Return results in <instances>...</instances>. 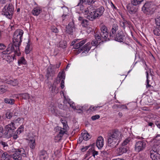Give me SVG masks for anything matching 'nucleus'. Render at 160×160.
I'll list each match as a JSON object with an SVG mask.
<instances>
[{
	"label": "nucleus",
	"instance_id": "obj_18",
	"mask_svg": "<svg viewBox=\"0 0 160 160\" xmlns=\"http://www.w3.org/2000/svg\"><path fill=\"white\" fill-rule=\"evenodd\" d=\"M150 155L152 160H160V154L158 152H156L150 150Z\"/></svg>",
	"mask_w": 160,
	"mask_h": 160
},
{
	"label": "nucleus",
	"instance_id": "obj_22",
	"mask_svg": "<svg viewBox=\"0 0 160 160\" xmlns=\"http://www.w3.org/2000/svg\"><path fill=\"white\" fill-rule=\"evenodd\" d=\"M41 12V9L39 7H37L34 8L33 10L32 11V13L33 15L37 16Z\"/></svg>",
	"mask_w": 160,
	"mask_h": 160
},
{
	"label": "nucleus",
	"instance_id": "obj_12",
	"mask_svg": "<svg viewBox=\"0 0 160 160\" xmlns=\"http://www.w3.org/2000/svg\"><path fill=\"white\" fill-rule=\"evenodd\" d=\"M156 140H158V142H156L152 147V149L151 150L153 151L156 152H158L160 151V135H157L155 137Z\"/></svg>",
	"mask_w": 160,
	"mask_h": 160
},
{
	"label": "nucleus",
	"instance_id": "obj_56",
	"mask_svg": "<svg viewBox=\"0 0 160 160\" xmlns=\"http://www.w3.org/2000/svg\"><path fill=\"white\" fill-rule=\"evenodd\" d=\"M100 116L99 115H96L92 117L91 119L92 120H95L100 118Z\"/></svg>",
	"mask_w": 160,
	"mask_h": 160
},
{
	"label": "nucleus",
	"instance_id": "obj_4",
	"mask_svg": "<svg viewBox=\"0 0 160 160\" xmlns=\"http://www.w3.org/2000/svg\"><path fill=\"white\" fill-rule=\"evenodd\" d=\"M14 8L10 4L6 5L2 9V14L8 18L11 19L13 13Z\"/></svg>",
	"mask_w": 160,
	"mask_h": 160
},
{
	"label": "nucleus",
	"instance_id": "obj_43",
	"mask_svg": "<svg viewBox=\"0 0 160 160\" xmlns=\"http://www.w3.org/2000/svg\"><path fill=\"white\" fill-rule=\"evenodd\" d=\"M86 4L88 5H91L93 4L96 1L95 0H83Z\"/></svg>",
	"mask_w": 160,
	"mask_h": 160
},
{
	"label": "nucleus",
	"instance_id": "obj_8",
	"mask_svg": "<svg viewBox=\"0 0 160 160\" xmlns=\"http://www.w3.org/2000/svg\"><path fill=\"white\" fill-rule=\"evenodd\" d=\"M121 135V132L118 130L115 129L110 132L108 134V137L109 138L120 141Z\"/></svg>",
	"mask_w": 160,
	"mask_h": 160
},
{
	"label": "nucleus",
	"instance_id": "obj_57",
	"mask_svg": "<svg viewBox=\"0 0 160 160\" xmlns=\"http://www.w3.org/2000/svg\"><path fill=\"white\" fill-rule=\"evenodd\" d=\"M58 107L61 109L64 110L65 105L61 103H59L58 104Z\"/></svg>",
	"mask_w": 160,
	"mask_h": 160
},
{
	"label": "nucleus",
	"instance_id": "obj_21",
	"mask_svg": "<svg viewBox=\"0 0 160 160\" xmlns=\"http://www.w3.org/2000/svg\"><path fill=\"white\" fill-rule=\"evenodd\" d=\"M103 145V138L101 136L98 137L96 142V146L98 149H101Z\"/></svg>",
	"mask_w": 160,
	"mask_h": 160
},
{
	"label": "nucleus",
	"instance_id": "obj_49",
	"mask_svg": "<svg viewBox=\"0 0 160 160\" xmlns=\"http://www.w3.org/2000/svg\"><path fill=\"white\" fill-rule=\"evenodd\" d=\"M98 41H99L100 40H98L96 38L95 39L93 40L91 42V44L92 46L97 47L98 44Z\"/></svg>",
	"mask_w": 160,
	"mask_h": 160
},
{
	"label": "nucleus",
	"instance_id": "obj_26",
	"mask_svg": "<svg viewBox=\"0 0 160 160\" xmlns=\"http://www.w3.org/2000/svg\"><path fill=\"white\" fill-rule=\"evenodd\" d=\"M104 9L102 6H101L99 8L96 9L97 14L98 17H100L103 13Z\"/></svg>",
	"mask_w": 160,
	"mask_h": 160
},
{
	"label": "nucleus",
	"instance_id": "obj_62",
	"mask_svg": "<svg viewBox=\"0 0 160 160\" xmlns=\"http://www.w3.org/2000/svg\"><path fill=\"white\" fill-rule=\"evenodd\" d=\"M6 47L3 44L0 43V50L4 49Z\"/></svg>",
	"mask_w": 160,
	"mask_h": 160
},
{
	"label": "nucleus",
	"instance_id": "obj_47",
	"mask_svg": "<svg viewBox=\"0 0 160 160\" xmlns=\"http://www.w3.org/2000/svg\"><path fill=\"white\" fill-rule=\"evenodd\" d=\"M63 128H62V129H61L60 130V132L59 133V134H59V135H60L62 137L65 132V129H64V127H65L64 126H65H65L66 125L65 123H63Z\"/></svg>",
	"mask_w": 160,
	"mask_h": 160
},
{
	"label": "nucleus",
	"instance_id": "obj_30",
	"mask_svg": "<svg viewBox=\"0 0 160 160\" xmlns=\"http://www.w3.org/2000/svg\"><path fill=\"white\" fill-rule=\"evenodd\" d=\"M31 44L30 40L28 39V42L27 43V45L25 49V52L26 54H28L29 53L31 50V48L30 47Z\"/></svg>",
	"mask_w": 160,
	"mask_h": 160
},
{
	"label": "nucleus",
	"instance_id": "obj_64",
	"mask_svg": "<svg viewBox=\"0 0 160 160\" xmlns=\"http://www.w3.org/2000/svg\"><path fill=\"white\" fill-rule=\"evenodd\" d=\"M155 124L157 127L160 129V121H156L155 122Z\"/></svg>",
	"mask_w": 160,
	"mask_h": 160
},
{
	"label": "nucleus",
	"instance_id": "obj_16",
	"mask_svg": "<svg viewBox=\"0 0 160 160\" xmlns=\"http://www.w3.org/2000/svg\"><path fill=\"white\" fill-rule=\"evenodd\" d=\"M38 156L40 160H46L48 157L47 152L43 150L40 151L38 153Z\"/></svg>",
	"mask_w": 160,
	"mask_h": 160
},
{
	"label": "nucleus",
	"instance_id": "obj_5",
	"mask_svg": "<svg viewBox=\"0 0 160 160\" xmlns=\"http://www.w3.org/2000/svg\"><path fill=\"white\" fill-rule=\"evenodd\" d=\"M19 48V47L18 46V49L17 48L16 49V47L14 45L13 43H11L8 45L6 50L3 51L2 52L3 54H9L13 52V54L19 56L20 54Z\"/></svg>",
	"mask_w": 160,
	"mask_h": 160
},
{
	"label": "nucleus",
	"instance_id": "obj_15",
	"mask_svg": "<svg viewBox=\"0 0 160 160\" xmlns=\"http://www.w3.org/2000/svg\"><path fill=\"white\" fill-rule=\"evenodd\" d=\"M129 147H124L121 145L117 150V153L118 155L122 154L127 152L129 150Z\"/></svg>",
	"mask_w": 160,
	"mask_h": 160
},
{
	"label": "nucleus",
	"instance_id": "obj_20",
	"mask_svg": "<svg viewBox=\"0 0 160 160\" xmlns=\"http://www.w3.org/2000/svg\"><path fill=\"white\" fill-rule=\"evenodd\" d=\"M130 25V22H128L124 19L122 21L120 22V26L122 27L124 30L126 28H129Z\"/></svg>",
	"mask_w": 160,
	"mask_h": 160
},
{
	"label": "nucleus",
	"instance_id": "obj_1",
	"mask_svg": "<svg viewBox=\"0 0 160 160\" xmlns=\"http://www.w3.org/2000/svg\"><path fill=\"white\" fill-rule=\"evenodd\" d=\"M100 33L96 34L95 35L96 39L102 41L109 40L110 38L108 36V31L107 27L103 24L100 25Z\"/></svg>",
	"mask_w": 160,
	"mask_h": 160
},
{
	"label": "nucleus",
	"instance_id": "obj_23",
	"mask_svg": "<svg viewBox=\"0 0 160 160\" xmlns=\"http://www.w3.org/2000/svg\"><path fill=\"white\" fill-rule=\"evenodd\" d=\"M11 158H12L14 160H21L22 158L19 153H18L16 150L14 153L12 155H11Z\"/></svg>",
	"mask_w": 160,
	"mask_h": 160
},
{
	"label": "nucleus",
	"instance_id": "obj_60",
	"mask_svg": "<svg viewBox=\"0 0 160 160\" xmlns=\"http://www.w3.org/2000/svg\"><path fill=\"white\" fill-rule=\"evenodd\" d=\"M89 147V146H85V147L82 148L81 150L82 152H84L87 150Z\"/></svg>",
	"mask_w": 160,
	"mask_h": 160
},
{
	"label": "nucleus",
	"instance_id": "obj_2",
	"mask_svg": "<svg viewBox=\"0 0 160 160\" xmlns=\"http://www.w3.org/2000/svg\"><path fill=\"white\" fill-rule=\"evenodd\" d=\"M82 12L86 14L85 17L91 21H93L98 17L96 12V9L92 6H90L88 8L82 9Z\"/></svg>",
	"mask_w": 160,
	"mask_h": 160
},
{
	"label": "nucleus",
	"instance_id": "obj_36",
	"mask_svg": "<svg viewBox=\"0 0 160 160\" xmlns=\"http://www.w3.org/2000/svg\"><path fill=\"white\" fill-rule=\"evenodd\" d=\"M131 139L130 138L126 139L122 143V145L124 147H127L126 146L129 143Z\"/></svg>",
	"mask_w": 160,
	"mask_h": 160
},
{
	"label": "nucleus",
	"instance_id": "obj_55",
	"mask_svg": "<svg viewBox=\"0 0 160 160\" xmlns=\"http://www.w3.org/2000/svg\"><path fill=\"white\" fill-rule=\"evenodd\" d=\"M51 30L52 32L55 33H58L59 32V30L58 28L55 27H52Z\"/></svg>",
	"mask_w": 160,
	"mask_h": 160
},
{
	"label": "nucleus",
	"instance_id": "obj_59",
	"mask_svg": "<svg viewBox=\"0 0 160 160\" xmlns=\"http://www.w3.org/2000/svg\"><path fill=\"white\" fill-rule=\"evenodd\" d=\"M66 43H64V42H60V46L62 48H65L66 46Z\"/></svg>",
	"mask_w": 160,
	"mask_h": 160
},
{
	"label": "nucleus",
	"instance_id": "obj_13",
	"mask_svg": "<svg viewBox=\"0 0 160 160\" xmlns=\"http://www.w3.org/2000/svg\"><path fill=\"white\" fill-rule=\"evenodd\" d=\"M120 141L108 138V146L113 148L118 146Z\"/></svg>",
	"mask_w": 160,
	"mask_h": 160
},
{
	"label": "nucleus",
	"instance_id": "obj_14",
	"mask_svg": "<svg viewBox=\"0 0 160 160\" xmlns=\"http://www.w3.org/2000/svg\"><path fill=\"white\" fill-rule=\"evenodd\" d=\"M138 6L132 4L131 2L130 4L128 5L127 9L129 12L131 14H135L137 11Z\"/></svg>",
	"mask_w": 160,
	"mask_h": 160
},
{
	"label": "nucleus",
	"instance_id": "obj_29",
	"mask_svg": "<svg viewBox=\"0 0 160 160\" xmlns=\"http://www.w3.org/2000/svg\"><path fill=\"white\" fill-rule=\"evenodd\" d=\"M50 91L53 93V95L56 94L58 92V88H56L54 85H52L50 88Z\"/></svg>",
	"mask_w": 160,
	"mask_h": 160
},
{
	"label": "nucleus",
	"instance_id": "obj_19",
	"mask_svg": "<svg viewBox=\"0 0 160 160\" xmlns=\"http://www.w3.org/2000/svg\"><path fill=\"white\" fill-rule=\"evenodd\" d=\"M91 48V46L90 42L87 43L81 48L79 49L80 51H83L82 53H87Z\"/></svg>",
	"mask_w": 160,
	"mask_h": 160
},
{
	"label": "nucleus",
	"instance_id": "obj_27",
	"mask_svg": "<svg viewBox=\"0 0 160 160\" xmlns=\"http://www.w3.org/2000/svg\"><path fill=\"white\" fill-rule=\"evenodd\" d=\"M11 158V155L5 152L2 154L1 157V160H9Z\"/></svg>",
	"mask_w": 160,
	"mask_h": 160
},
{
	"label": "nucleus",
	"instance_id": "obj_33",
	"mask_svg": "<svg viewBox=\"0 0 160 160\" xmlns=\"http://www.w3.org/2000/svg\"><path fill=\"white\" fill-rule=\"evenodd\" d=\"M7 83L12 86H15L18 84V82L17 79H14L13 80H10L8 81Z\"/></svg>",
	"mask_w": 160,
	"mask_h": 160
},
{
	"label": "nucleus",
	"instance_id": "obj_3",
	"mask_svg": "<svg viewBox=\"0 0 160 160\" xmlns=\"http://www.w3.org/2000/svg\"><path fill=\"white\" fill-rule=\"evenodd\" d=\"M23 34V31L21 29L17 30L14 33L12 42L14 45L16 47V49H18V46L19 47L21 45L22 38Z\"/></svg>",
	"mask_w": 160,
	"mask_h": 160
},
{
	"label": "nucleus",
	"instance_id": "obj_37",
	"mask_svg": "<svg viewBox=\"0 0 160 160\" xmlns=\"http://www.w3.org/2000/svg\"><path fill=\"white\" fill-rule=\"evenodd\" d=\"M154 34L157 36H160V27L155 28L153 31Z\"/></svg>",
	"mask_w": 160,
	"mask_h": 160
},
{
	"label": "nucleus",
	"instance_id": "obj_54",
	"mask_svg": "<svg viewBox=\"0 0 160 160\" xmlns=\"http://www.w3.org/2000/svg\"><path fill=\"white\" fill-rule=\"evenodd\" d=\"M156 24L157 26H160V16L155 19Z\"/></svg>",
	"mask_w": 160,
	"mask_h": 160
},
{
	"label": "nucleus",
	"instance_id": "obj_9",
	"mask_svg": "<svg viewBox=\"0 0 160 160\" xmlns=\"http://www.w3.org/2000/svg\"><path fill=\"white\" fill-rule=\"evenodd\" d=\"M146 142L145 141H139L137 142L135 145V150L137 152H139L145 149Z\"/></svg>",
	"mask_w": 160,
	"mask_h": 160
},
{
	"label": "nucleus",
	"instance_id": "obj_34",
	"mask_svg": "<svg viewBox=\"0 0 160 160\" xmlns=\"http://www.w3.org/2000/svg\"><path fill=\"white\" fill-rule=\"evenodd\" d=\"M50 111L52 114L58 115V110L57 109L56 107L53 106L50 108Z\"/></svg>",
	"mask_w": 160,
	"mask_h": 160
},
{
	"label": "nucleus",
	"instance_id": "obj_51",
	"mask_svg": "<svg viewBox=\"0 0 160 160\" xmlns=\"http://www.w3.org/2000/svg\"><path fill=\"white\" fill-rule=\"evenodd\" d=\"M88 21L87 20H85L83 21L82 22H81V24L82 27H86L88 26Z\"/></svg>",
	"mask_w": 160,
	"mask_h": 160
},
{
	"label": "nucleus",
	"instance_id": "obj_24",
	"mask_svg": "<svg viewBox=\"0 0 160 160\" xmlns=\"http://www.w3.org/2000/svg\"><path fill=\"white\" fill-rule=\"evenodd\" d=\"M15 150L19 153L21 156V158L22 157H26V153L24 149L23 148H18L15 149Z\"/></svg>",
	"mask_w": 160,
	"mask_h": 160
},
{
	"label": "nucleus",
	"instance_id": "obj_42",
	"mask_svg": "<svg viewBox=\"0 0 160 160\" xmlns=\"http://www.w3.org/2000/svg\"><path fill=\"white\" fill-rule=\"evenodd\" d=\"M26 63V60L24 57H22L18 60V64L19 65L21 64H25Z\"/></svg>",
	"mask_w": 160,
	"mask_h": 160
},
{
	"label": "nucleus",
	"instance_id": "obj_6",
	"mask_svg": "<svg viewBox=\"0 0 160 160\" xmlns=\"http://www.w3.org/2000/svg\"><path fill=\"white\" fill-rule=\"evenodd\" d=\"M111 39L118 42H124L126 39L125 34L122 31H118L117 33Z\"/></svg>",
	"mask_w": 160,
	"mask_h": 160
},
{
	"label": "nucleus",
	"instance_id": "obj_46",
	"mask_svg": "<svg viewBox=\"0 0 160 160\" xmlns=\"http://www.w3.org/2000/svg\"><path fill=\"white\" fill-rule=\"evenodd\" d=\"M29 144L31 149H33L35 148V146L36 145L35 141L33 142H29Z\"/></svg>",
	"mask_w": 160,
	"mask_h": 160
},
{
	"label": "nucleus",
	"instance_id": "obj_44",
	"mask_svg": "<svg viewBox=\"0 0 160 160\" xmlns=\"http://www.w3.org/2000/svg\"><path fill=\"white\" fill-rule=\"evenodd\" d=\"M4 85H1L0 86V93H3L7 91V88Z\"/></svg>",
	"mask_w": 160,
	"mask_h": 160
},
{
	"label": "nucleus",
	"instance_id": "obj_52",
	"mask_svg": "<svg viewBox=\"0 0 160 160\" xmlns=\"http://www.w3.org/2000/svg\"><path fill=\"white\" fill-rule=\"evenodd\" d=\"M101 107L102 106H94L93 107L91 106L90 107L89 109L91 111L93 112L97 110L98 108H99Z\"/></svg>",
	"mask_w": 160,
	"mask_h": 160
},
{
	"label": "nucleus",
	"instance_id": "obj_63",
	"mask_svg": "<svg viewBox=\"0 0 160 160\" xmlns=\"http://www.w3.org/2000/svg\"><path fill=\"white\" fill-rule=\"evenodd\" d=\"M0 143L3 146V147H7L8 146V145L7 142H4L3 141L1 142Z\"/></svg>",
	"mask_w": 160,
	"mask_h": 160
},
{
	"label": "nucleus",
	"instance_id": "obj_32",
	"mask_svg": "<svg viewBox=\"0 0 160 160\" xmlns=\"http://www.w3.org/2000/svg\"><path fill=\"white\" fill-rule=\"evenodd\" d=\"M65 77V74L64 72H59V73L58 77L57 79V80L58 82H59L60 81L61 79H62V80H64Z\"/></svg>",
	"mask_w": 160,
	"mask_h": 160
},
{
	"label": "nucleus",
	"instance_id": "obj_48",
	"mask_svg": "<svg viewBox=\"0 0 160 160\" xmlns=\"http://www.w3.org/2000/svg\"><path fill=\"white\" fill-rule=\"evenodd\" d=\"M24 127L22 125H21L18 129L17 131V133L18 134H20L23 131Z\"/></svg>",
	"mask_w": 160,
	"mask_h": 160
},
{
	"label": "nucleus",
	"instance_id": "obj_61",
	"mask_svg": "<svg viewBox=\"0 0 160 160\" xmlns=\"http://www.w3.org/2000/svg\"><path fill=\"white\" fill-rule=\"evenodd\" d=\"M34 137V136H31V137H29L28 138L29 142H33L34 141H35V139Z\"/></svg>",
	"mask_w": 160,
	"mask_h": 160
},
{
	"label": "nucleus",
	"instance_id": "obj_25",
	"mask_svg": "<svg viewBox=\"0 0 160 160\" xmlns=\"http://www.w3.org/2000/svg\"><path fill=\"white\" fill-rule=\"evenodd\" d=\"M15 55V54H13L11 55L7 54L5 57V59L8 62L10 63L11 62H12L13 61Z\"/></svg>",
	"mask_w": 160,
	"mask_h": 160
},
{
	"label": "nucleus",
	"instance_id": "obj_40",
	"mask_svg": "<svg viewBox=\"0 0 160 160\" xmlns=\"http://www.w3.org/2000/svg\"><path fill=\"white\" fill-rule=\"evenodd\" d=\"M146 77H147V84L146 85V88H148L150 87H151V85L149 84V82L150 81L149 80V75L147 71L146 72Z\"/></svg>",
	"mask_w": 160,
	"mask_h": 160
},
{
	"label": "nucleus",
	"instance_id": "obj_35",
	"mask_svg": "<svg viewBox=\"0 0 160 160\" xmlns=\"http://www.w3.org/2000/svg\"><path fill=\"white\" fill-rule=\"evenodd\" d=\"M4 101L6 103L13 104L14 103L15 100L13 99L6 98L4 99Z\"/></svg>",
	"mask_w": 160,
	"mask_h": 160
},
{
	"label": "nucleus",
	"instance_id": "obj_39",
	"mask_svg": "<svg viewBox=\"0 0 160 160\" xmlns=\"http://www.w3.org/2000/svg\"><path fill=\"white\" fill-rule=\"evenodd\" d=\"M6 117L8 119H10L12 116V113L10 111L8 110L5 114Z\"/></svg>",
	"mask_w": 160,
	"mask_h": 160
},
{
	"label": "nucleus",
	"instance_id": "obj_53",
	"mask_svg": "<svg viewBox=\"0 0 160 160\" xmlns=\"http://www.w3.org/2000/svg\"><path fill=\"white\" fill-rule=\"evenodd\" d=\"M68 103L70 105V106L73 109H76V107L74 102H72L70 101V100H69V101H68Z\"/></svg>",
	"mask_w": 160,
	"mask_h": 160
},
{
	"label": "nucleus",
	"instance_id": "obj_17",
	"mask_svg": "<svg viewBox=\"0 0 160 160\" xmlns=\"http://www.w3.org/2000/svg\"><path fill=\"white\" fill-rule=\"evenodd\" d=\"M118 26L117 24H114L112 25L109 35L110 38L117 33L116 32L118 30Z\"/></svg>",
	"mask_w": 160,
	"mask_h": 160
},
{
	"label": "nucleus",
	"instance_id": "obj_45",
	"mask_svg": "<svg viewBox=\"0 0 160 160\" xmlns=\"http://www.w3.org/2000/svg\"><path fill=\"white\" fill-rule=\"evenodd\" d=\"M54 72L52 71V69L51 68H49L47 72V77H49L50 76H52Z\"/></svg>",
	"mask_w": 160,
	"mask_h": 160
},
{
	"label": "nucleus",
	"instance_id": "obj_50",
	"mask_svg": "<svg viewBox=\"0 0 160 160\" xmlns=\"http://www.w3.org/2000/svg\"><path fill=\"white\" fill-rule=\"evenodd\" d=\"M62 137V136L58 134L57 136L55 137L54 139L55 142H58L59 141L61 140Z\"/></svg>",
	"mask_w": 160,
	"mask_h": 160
},
{
	"label": "nucleus",
	"instance_id": "obj_10",
	"mask_svg": "<svg viewBox=\"0 0 160 160\" xmlns=\"http://www.w3.org/2000/svg\"><path fill=\"white\" fill-rule=\"evenodd\" d=\"M154 7V6L152 2H147L142 8V11L145 13L150 12L153 10Z\"/></svg>",
	"mask_w": 160,
	"mask_h": 160
},
{
	"label": "nucleus",
	"instance_id": "obj_38",
	"mask_svg": "<svg viewBox=\"0 0 160 160\" xmlns=\"http://www.w3.org/2000/svg\"><path fill=\"white\" fill-rule=\"evenodd\" d=\"M143 1V0H132L131 2L132 4L138 6Z\"/></svg>",
	"mask_w": 160,
	"mask_h": 160
},
{
	"label": "nucleus",
	"instance_id": "obj_7",
	"mask_svg": "<svg viewBox=\"0 0 160 160\" xmlns=\"http://www.w3.org/2000/svg\"><path fill=\"white\" fill-rule=\"evenodd\" d=\"M5 128L6 132H7L8 136L9 137L13 135V134L15 132V130L16 129L14 123L13 122H11L10 123L6 125Z\"/></svg>",
	"mask_w": 160,
	"mask_h": 160
},
{
	"label": "nucleus",
	"instance_id": "obj_58",
	"mask_svg": "<svg viewBox=\"0 0 160 160\" xmlns=\"http://www.w3.org/2000/svg\"><path fill=\"white\" fill-rule=\"evenodd\" d=\"M90 151V149H89L88 152H89ZM90 151L92 152V156H93L94 157L95 155H97L98 154V152H97L96 151H94V150H91Z\"/></svg>",
	"mask_w": 160,
	"mask_h": 160
},
{
	"label": "nucleus",
	"instance_id": "obj_11",
	"mask_svg": "<svg viewBox=\"0 0 160 160\" xmlns=\"http://www.w3.org/2000/svg\"><path fill=\"white\" fill-rule=\"evenodd\" d=\"M66 30L65 31L67 33L69 34L72 35L73 32L75 30L74 22L73 21L70 22L68 25L66 27Z\"/></svg>",
	"mask_w": 160,
	"mask_h": 160
},
{
	"label": "nucleus",
	"instance_id": "obj_31",
	"mask_svg": "<svg viewBox=\"0 0 160 160\" xmlns=\"http://www.w3.org/2000/svg\"><path fill=\"white\" fill-rule=\"evenodd\" d=\"M86 42V40H84L80 41L78 43L75 44L74 45V47L76 49H78L80 48L81 46H82Z\"/></svg>",
	"mask_w": 160,
	"mask_h": 160
},
{
	"label": "nucleus",
	"instance_id": "obj_28",
	"mask_svg": "<svg viewBox=\"0 0 160 160\" xmlns=\"http://www.w3.org/2000/svg\"><path fill=\"white\" fill-rule=\"evenodd\" d=\"M81 135H82V139L86 141L89 140L91 138V136L87 132L84 133L82 132Z\"/></svg>",
	"mask_w": 160,
	"mask_h": 160
},
{
	"label": "nucleus",
	"instance_id": "obj_41",
	"mask_svg": "<svg viewBox=\"0 0 160 160\" xmlns=\"http://www.w3.org/2000/svg\"><path fill=\"white\" fill-rule=\"evenodd\" d=\"M20 96L22 98L25 99H28L30 98L29 94L27 93H22Z\"/></svg>",
	"mask_w": 160,
	"mask_h": 160
}]
</instances>
